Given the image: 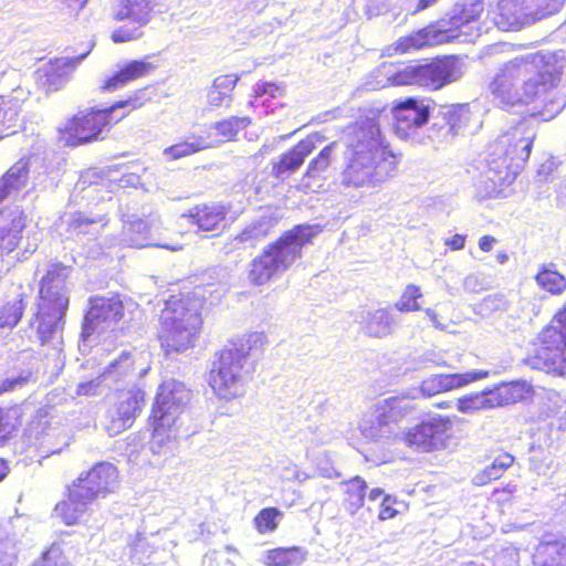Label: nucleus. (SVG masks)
<instances>
[{"mask_svg":"<svg viewBox=\"0 0 566 566\" xmlns=\"http://www.w3.org/2000/svg\"><path fill=\"white\" fill-rule=\"evenodd\" d=\"M396 153L378 125L361 127L347 146L342 184L352 188H374L392 177L399 165Z\"/></svg>","mask_w":566,"mask_h":566,"instance_id":"f257e3e1","label":"nucleus"},{"mask_svg":"<svg viewBox=\"0 0 566 566\" xmlns=\"http://www.w3.org/2000/svg\"><path fill=\"white\" fill-rule=\"evenodd\" d=\"M549 71H536L532 61L520 57L505 63L492 78L489 90L497 106L511 111L534 101L553 86Z\"/></svg>","mask_w":566,"mask_h":566,"instance_id":"f03ea898","label":"nucleus"},{"mask_svg":"<svg viewBox=\"0 0 566 566\" xmlns=\"http://www.w3.org/2000/svg\"><path fill=\"white\" fill-rule=\"evenodd\" d=\"M186 398L187 391L176 384L159 386L147 419L153 453L161 454L174 450L186 409Z\"/></svg>","mask_w":566,"mask_h":566,"instance_id":"7ed1b4c3","label":"nucleus"},{"mask_svg":"<svg viewBox=\"0 0 566 566\" xmlns=\"http://www.w3.org/2000/svg\"><path fill=\"white\" fill-rule=\"evenodd\" d=\"M126 106L137 109L140 103L137 98H127L117 101L105 108L91 107L76 112L56 128L57 143L66 148H75L102 140L104 134L126 116L123 114L114 118V112Z\"/></svg>","mask_w":566,"mask_h":566,"instance_id":"20e7f679","label":"nucleus"},{"mask_svg":"<svg viewBox=\"0 0 566 566\" xmlns=\"http://www.w3.org/2000/svg\"><path fill=\"white\" fill-rule=\"evenodd\" d=\"M159 340L167 354L181 353L195 346L202 318L189 298L171 295L160 312Z\"/></svg>","mask_w":566,"mask_h":566,"instance_id":"39448f33","label":"nucleus"},{"mask_svg":"<svg viewBox=\"0 0 566 566\" xmlns=\"http://www.w3.org/2000/svg\"><path fill=\"white\" fill-rule=\"evenodd\" d=\"M463 75L461 57L455 54L415 60L395 71L388 81L394 86H416L437 92L459 81Z\"/></svg>","mask_w":566,"mask_h":566,"instance_id":"423d86ee","label":"nucleus"},{"mask_svg":"<svg viewBox=\"0 0 566 566\" xmlns=\"http://www.w3.org/2000/svg\"><path fill=\"white\" fill-rule=\"evenodd\" d=\"M533 144L534 137L516 128L503 132L489 142L485 153L489 170L494 175L493 181L500 186L513 184L528 160Z\"/></svg>","mask_w":566,"mask_h":566,"instance_id":"0eeeda50","label":"nucleus"},{"mask_svg":"<svg viewBox=\"0 0 566 566\" xmlns=\"http://www.w3.org/2000/svg\"><path fill=\"white\" fill-rule=\"evenodd\" d=\"M251 349L250 339L238 337L216 353L208 382L219 398L229 400L238 396Z\"/></svg>","mask_w":566,"mask_h":566,"instance_id":"6e6552de","label":"nucleus"},{"mask_svg":"<svg viewBox=\"0 0 566 566\" xmlns=\"http://www.w3.org/2000/svg\"><path fill=\"white\" fill-rule=\"evenodd\" d=\"M317 226L296 224L282 232L264 250L271 255L282 272L289 270L303 255L304 245L312 242L317 233Z\"/></svg>","mask_w":566,"mask_h":566,"instance_id":"1a4fd4ad","label":"nucleus"},{"mask_svg":"<svg viewBox=\"0 0 566 566\" xmlns=\"http://www.w3.org/2000/svg\"><path fill=\"white\" fill-rule=\"evenodd\" d=\"M523 397V388L517 382H503L490 389L463 395L457 399V408L463 413L509 406Z\"/></svg>","mask_w":566,"mask_h":566,"instance_id":"9d476101","label":"nucleus"},{"mask_svg":"<svg viewBox=\"0 0 566 566\" xmlns=\"http://www.w3.org/2000/svg\"><path fill=\"white\" fill-rule=\"evenodd\" d=\"M452 420L448 416H436L410 428L403 434L407 447L420 452H431L446 447L450 438Z\"/></svg>","mask_w":566,"mask_h":566,"instance_id":"9b49d317","label":"nucleus"},{"mask_svg":"<svg viewBox=\"0 0 566 566\" xmlns=\"http://www.w3.org/2000/svg\"><path fill=\"white\" fill-rule=\"evenodd\" d=\"M392 127L402 139L413 137L417 132L428 124L431 108L417 96L397 99L391 105Z\"/></svg>","mask_w":566,"mask_h":566,"instance_id":"f8f14e48","label":"nucleus"},{"mask_svg":"<svg viewBox=\"0 0 566 566\" xmlns=\"http://www.w3.org/2000/svg\"><path fill=\"white\" fill-rule=\"evenodd\" d=\"M69 304L64 301L53 302L38 300L35 312L30 319V326L35 329L41 346L49 345L57 333H61Z\"/></svg>","mask_w":566,"mask_h":566,"instance_id":"ddd939ff","label":"nucleus"},{"mask_svg":"<svg viewBox=\"0 0 566 566\" xmlns=\"http://www.w3.org/2000/svg\"><path fill=\"white\" fill-rule=\"evenodd\" d=\"M324 140L325 137L319 132H313L300 139L272 163V176L277 180L290 178L303 166L305 159L317 148V145Z\"/></svg>","mask_w":566,"mask_h":566,"instance_id":"4468645a","label":"nucleus"},{"mask_svg":"<svg viewBox=\"0 0 566 566\" xmlns=\"http://www.w3.org/2000/svg\"><path fill=\"white\" fill-rule=\"evenodd\" d=\"M409 408L403 400L391 397L375 405L371 413L365 415L359 422V430L363 436L374 439L380 436L386 428L400 421Z\"/></svg>","mask_w":566,"mask_h":566,"instance_id":"2eb2a0df","label":"nucleus"},{"mask_svg":"<svg viewBox=\"0 0 566 566\" xmlns=\"http://www.w3.org/2000/svg\"><path fill=\"white\" fill-rule=\"evenodd\" d=\"M125 306L118 295L112 297L96 296L85 314L83 333L90 336L95 331H105L116 325L124 317Z\"/></svg>","mask_w":566,"mask_h":566,"instance_id":"dca6fc26","label":"nucleus"},{"mask_svg":"<svg viewBox=\"0 0 566 566\" xmlns=\"http://www.w3.org/2000/svg\"><path fill=\"white\" fill-rule=\"evenodd\" d=\"M118 481L117 467L107 461H99L82 472L73 482L78 483L83 492L95 501L99 496L113 493Z\"/></svg>","mask_w":566,"mask_h":566,"instance_id":"f3484780","label":"nucleus"},{"mask_svg":"<svg viewBox=\"0 0 566 566\" xmlns=\"http://www.w3.org/2000/svg\"><path fill=\"white\" fill-rule=\"evenodd\" d=\"M441 122L431 125V137L438 144H451L470 126L471 116L462 105H449L440 113Z\"/></svg>","mask_w":566,"mask_h":566,"instance_id":"a211bd4d","label":"nucleus"},{"mask_svg":"<svg viewBox=\"0 0 566 566\" xmlns=\"http://www.w3.org/2000/svg\"><path fill=\"white\" fill-rule=\"evenodd\" d=\"M228 216L224 205L218 202L197 203L184 214L188 223L198 231L218 234L223 231Z\"/></svg>","mask_w":566,"mask_h":566,"instance_id":"6ab92c4d","label":"nucleus"},{"mask_svg":"<svg viewBox=\"0 0 566 566\" xmlns=\"http://www.w3.org/2000/svg\"><path fill=\"white\" fill-rule=\"evenodd\" d=\"M28 216L20 208L0 210V256L12 253L21 243Z\"/></svg>","mask_w":566,"mask_h":566,"instance_id":"aec40b11","label":"nucleus"},{"mask_svg":"<svg viewBox=\"0 0 566 566\" xmlns=\"http://www.w3.org/2000/svg\"><path fill=\"white\" fill-rule=\"evenodd\" d=\"M93 502L94 500L83 492L78 483L72 481L63 499L56 503L54 513L65 525H74L80 522Z\"/></svg>","mask_w":566,"mask_h":566,"instance_id":"412c9836","label":"nucleus"},{"mask_svg":"<svg viewBox=\"0 0 566 566\" xmlns=\"http://www.w3.org/2000/svg\"><path fill=\"white\" fill-rule=\"evenodd\" d=\"M489 371L486 370H470L462 374H439L426 378L421 385L420 390L426 396L430 397L437 394L451 391L470 382L486 378Z\"/></svg>","mask_w":566,"mask_h":566,"instance_id":"4be33fe9","label":"nucleus"},{"mask_svg":"<svg viewBox=\"0 0 566 566\" xmlns=\"http://www.w3.org/2000/svg\"><path fill=\"white\" fill-rule=\"evenodd\" d=\"M70 266L56 262L51 264L39 283V298L53 302L63 301L69 304V297L63 292V285L69 276Z\"/></svg>","mask_w":566,"mask_h":566,"instance_id":"5701e85b","label":"nucleus"},{"mask_svg":"<svg viewBox=\"0 0 566 566\" xmlns=\"http://www.w3.org/2000/svg\"><path fill=\"white\" fill-rule=\"evenodd\" d=\"M532 566H566V537L549 536L535 546Z\"/></svg>","mask_w":566,"mask_h":566,"instance_id":"b1692460","label":"nucleus"},{"mask_svg":"<svg viewBox=\"0 0 566 566\" xmlns=\"http://www.w3.org/2000/svg\"><path fill=\"white\" fill-rule=\"evenodd\" d=\"M144 405V392L140 390L128 391L127 396L117 405L116 416L112 419L108 427L111 434H116L128 429L133 424L136 416L142 412Z\"/></svg>","mask_w":566,"mask_h":566,"instance_id":"393cba45","label":"nucleus"},{"mask_svg":"<svg viewBox=\"0 0 566 566\" xmlns=\"http://www.w3.org/2000/svg\"><path fill=\"white\" fill-rule=\"evenodd\" d=\"M135 361L130 353H123L116 360L112 361L104 370L98 375L96 379H90L80 382L76 387L77 396H95L102 384V381L111 376L114 371H117V376L128 375L135 373Z\"/></svg>","mask_w":566,"mask_h":566,"instance_id":"a878e982","label":"nucleus"},{"mask_svg":"<svg viewBox=\"0 0 566 566\" xmlns=\"http://www.w3.org/2000/svg\"><path fill=\"white\" fill-rule=\"evenodd\" d=\"M154 70V65L145 60H132L107 76L101 86L103 91H115L127 83L142 78Z\"/></svg>","mask_w":566,"mask_h":566,"instance_id":"bb28decb","label":"nucleus"},{"mask_svg":"<svg viewBox=\"0 0 566 566\" xmlns=\"http://www.w3.org/2000/svg\"><path fill=\"white\" fill-rule=\"evenodd\" d=\"M285 94L284 85L276 82L260 81L252 87L250 105L253 108H262L264 114L273 113L281 106V99Z\"/></svg>","mask_w":566,"mask_h":566,"instance_id":"cd10ccee","label":"nucleus"},{"mask_svg":"<svg viewBox=\"0 0 566 566\" xmlns=\"http://www.w3.org/2000/svg\"><path fill=\"white\" fill-rule=\"evenodd\" d=\"M252 124L249 116H230L213 125H203L205 134L210 136L212 147L219 143L234 140L238 134Z\"/></svg>","mask_w":566,"mask_h":566,"instance_id":"c85d7f7f","label":"nucleus"},{"mask_svg":"<svg viewBox=\"0 0 566 566\" xmlns=\"http://www.w3.org/2000/svg\"><path fill=\"white\" fill-rule=\"evenodd\" d=\"M337 148V143L332 142L323 147L319 153L313 157L304 171L297 188L304 192L312 190V184L322 180L321 174L326 171L333 163L334 153Z\"/></svg>","mask_w":566,"mask_h":566,"instance_id":"c756f323","label":"nucleus"},{"mask_svg":"<svg viewBox=\"0 0 566 566\" xmlns=\"http://www.w3.org/2000/svg\"><path fill=\"white\" fill-rule=\"evenodd\" d=\"M28 306V295L23 292L7 294L0 301V329L12 331L22 321Z\"/></svg>","mask_w":566,"mask_h":566,"instance_id":"7c9ffc66","label":"nucleus"},{"mask_svg":"<svg viewBox=\"0 0 566 566\" xmlns=\"http://www.w3.org/2000/svg\"><path fill=\"white\" fill-rule=\"evenodd\" d=\"M211 147L212 140L210 139V136L205 134L202 127H200L197 133H192L187 138L166 147L164 149V155L168 160L172 161Z\"/></svg>","mask_w":566,"mask_h":566,"instance_id":"2f4dec72","label":"nucleus"},{"mask_svg":"<svg viewBox=\"0 0 566 566\" xmlns=\"http://www.w3.org/2000/svg\"><path fill=\"white\" fill-rule=\"evenodd\" d=\"M156 0H120L112 14L115 22L130 20L144 24L153 11Z\"/></svg>","mask_w":566,"mask_h":566,"instance_id":"473e14b6","label":"nucleus"},{"mask_svg":"<svg viewBox=\"0 0 566 566\" xmlns=\"http://www.w3.org/2000/svg\"><path fill=\"white\" fill-rule=\"evenodd\" d=\"M513 454L501 451L493 461L473 476V484L484 486L493 481L501 479L505 472L514 464Z\"/></svg>","mask_w":566,"mask_h":566,"instance_id":"72a5a7b5","label":"nucleus"},{"mask_svg":"<svg viewBox=\"0 0 566 566\" xmlns=\"http://www.w3.org/2000/svg\"><path fill=\"white\" fill-rule=\"evenodd\" d=\"M279 273L283 272L274 263L271 255L263 249L262 252L251 261L248 279L253 285H264Z\"/></svg>","mask_w":566,"mask_h":566,"instance_id":"f704fd0d","label":"nucleus"},{"mask_svg":"<svg viewBox=\"0 0 566 566\" xmlns=\"http://www.w3.org/2000/svg\"><path fill=\"white\" fill-rule=\"evenodd\" d=\"M420 31L426 48L451 42L460 35L451 19H442L420 29Z\"/></svg>","mask_w":566,"mask_h":566,"instance_id":"c9c22d12","label":"nucleus"},{"mask_svg":"<svg viewBox=\"0 0 566 566\" xmlns=\"http://www.w3.org/2000/svg\"><path fill=\"white\" fill-rule=\"evenodd\" d=\"M239 80L240 75L237 73L217 76L207 93L208 104L217 107L221 106L226 101H230Z\"/></svg>","mask_w":566,"mask_h":566,"instance_id":"e433bc0d","label":"nucleus"},{"mask_svg":"<svg viewBox=\"0 0 566 566\" xmlns=\"http://www.w3.org/2000/svg\"><path fill=\"white\" fill-rule=\"evenodd\" d=\"M305 559V552L298 546L275 547L264 553L265 566H296Z\"/></svg>","mask_w":566,"mask_h":566,"instance_id":"4c0bfd02","label":"nucleus"},{"mask_svg":"<svg viewBox=\"0 0 566 566\" xmlns=\"http://www.w3.org/2000/svg\"><path fill=\"white\" fill-rule=\"evenodd\" d=\"M535 281L542 290L553 295H560L566 291V277L553 263L543 265L536 273Z\"/></svg>","mask_w":566,"mask_h":566,"instance_id":"58836bf2","label":"nucleus"},{"mask_svg":"<svg viewBox=\"0 0 566 566\" xmlns=\"http://www.w3.org/2000/svg\"><path fill=\"white\" fill-rule=\"evenodd\" d=\"M29 177V166L27 163H14L0 177V191L8 198L12 191L19 190L25 186Z\"/></svg>","mask_w":566,"mask_h":566,"instance_id":"ea45409f","label":"nucleus"},{"mask_svg":"<svg viewBox=\"0 0 566 566\" xmlns=\"http://www.w3.org/2000/svg\"><path fill=\"white\" fill-rule=\"evenodd\" d=\"M345 505L356 512L364 505L367 491V483L361 476H354L342 483Z\"/></svg>","mask_w":566,"mask_h":566,"instance_id":"a19ab883","label":"nucleus"},{"mask_svg":"<svg viewBox=\"0 0 566 566\" xmlns=\"http://www.w3.org/2000/svg\"><path fill=\"white\" fill-rule=\"evenodd\" d=\"M368 496L370 500H376L381 496L378 511V518L380 521L395 518L407 510V505L403 502L399 501L395 495L386 494L380 488L373 489Z\"/></svg>","mask_w":566,"mask_h":566,"instance_id":"79ce46f5","label":"nucleus"},{"mask_svg":"<svg viewBox=\"0 0 566 566\" xmlns=\"http://www.w3.org/2000/svg\"><path fill=\"white\" fill-rule=\"evenodd\" d=\"M426 48L420 29L400 36L385 49L387 56L403 55Z\"/></svg>","mask_w":566,"mask_h":566,"instance_id":"37998d69","label":"nucleus"},{"mask_svg":"<svg viewBox=\"0 0 566 566\" xmlns=\"http://www.w3.org/2000/svg\"><path fill=\"white\" fill-rule=\"evenodd\" d=\"M283 513L275 506L261 509L253 517V526L259 534H269L277 530Z\"/></svg>","mask_w":566,"mask_h":566,"instance_id":"c03bdc74","label":"nucleus"},{"mask_svg":"<svg viewBox=\"0 0 566 566\" xmlns=\"http://www.w3.org/2000/svg\"><path fill=\"white\" fill-rule=\"evenodd\" d=\"M483 12V4L481 2H472L464 4L461 10L453 14L450 19L452 24L457 28L459 33L465 27L480 20Z\"/></svg>","mask_w":566,"mask_h":566,"instance_id":"a18cd8bd","label":"nucleus"},{"mask_svg":"<svg viewBox=\"0 0 566 566\" xmlns=\"http://www.w3.org/2000/svg\"><path fill=\"white\" fill-rule=\"evenodd\" d=\"M421 297L420 287L416 284H408L395 306L401 313L416 312L420 310L419 300Z\"/></svg>","mask_w":566,"mask_h":566,"instance_id":"49530a36","label":"nucleus"},{"mask_svg":"<svg viewBox=\"0 0 566 566\" xmlns=\"http://www.w3.org/2000/svg\"><path fill=\"white\" fill-rule=\"evenodd\" d=\"M517 488L514 484H504L491 493V502L502 511L516 500Z\"/></svg>","mask_w":566,"mask_h":566,"instance_id":"de8ad7c7","label":"nucleus"},{"mask_svg":"<svg viewBox=\"0 0 566 566\" xmlns=\"http://www.w3.org/2000/svg\"><path fill=\"white\" fill-rule=\"evenodd\" d=\"M126 231L132 241H138L140 239H148L150 227L147 222L139 219L128 222Z\"/></svg>","mask_w":566,"mask_h":566,"instance_id":"09e8293b","label":"nucleus"},{"mask_svg":"<svg viewBox=\"0 0 566 566\" xmlns=\"http://www.w3.org/2000/svg\"><path fill=\"white\" fill-rule=\"evenodd\" d=\"M95 218L85 217L82 212H75L67 222V231L83 233L88 226L96 223Z\"/></svg>","mask_w":566,"mask_h":566,"instance_id":"8fccbe9b","label":"nucleus"},{"mask_svg":"<svg viewBox=\"0 0 566 566\" xmlns=\"http://www.w3.org/2000/svg\"><path fill=\"white\" fill-rule=\"evenodd\" d=\"M138 25L134 29H126V28H118L112 32V40L115 43H123V42H129L133 40H136L139 38L140 32L139 28L142 24L137 23Z\"/></svg>","mask_w":566,"mask_h":566,"instance_id":"3c124183","label":"nucleus"},{"mask_svg":"<svg viewBox=\"0 0 566 566\" xmlns=\"http://www.w3.org/2000/svg\"><path fill=\"white\" fill-rule=\"evenodd\" d=\"M13 429L14 424L10 421L8 410L0 408V443L9 438Z\"/></svg>","mask_w":566,"mask_h":566,"instance_id":"603ef678","label":"nucleus"},{"mask_svg":"<svg viewBox=\"0 0 566 566\" xmlns=\"http://www.w3.org/2000/svg\"><path fill=\"white\" fill-rule=\"evenodd\" d=\"M446 245L451 250H462L465 245V237L463 234H454L446 240Z\"/></svg>","mask_w":566,"mask_h":566,"instance_id":"864d4df0","label":"nucleus"},{"mask_svg":"<svg viewBox=\"0 0 566 566\" xmlns=\"http://www.w3.org/2000/svg\"><path fill=\"white\" fill-rule=\"evenodd\" d=\"M496 242V239L491 235H483L479 240V248L483 252H490L493 249L494 243Z\"/></svg>","mask_w":566,"mask_h":566,"instance_id":"5fc2aeb1","label":"nucleus"},{"mask_svg":"<svg viewBox=\"0 0 566 566\" xmlns=\"http://www.w3.org/2000/svg\"><path fill=\"white\" fill-rule=\"evenodd\" d=\"M62 555V551L59 546L52 545L46 552L43 553V559L49 562L51 556L60 557Z\"/></svg>","mask_w":566,"mask_h":566,"instance_id":"6e6d98bb","label":"nucleus"},{"mask_svg":"<svg viewBox=\"0 0 566 566\" xmlns=\"http://www.w3.org/2000/svg\"><path fill=\"white\" fill-rule=\"evenodd\" d=\"M437 1L438 0H418L415 12L422 11L432 6L433 3H436Z\"/></svg>","mask_w":566,"mask_h":566,"instance_id":"4d7b16f0","label":"nucleus"},{"mask_svg":"<svg viewBox=\"0 0 566 566\" xmlns=\"http://www.w3.org/2000/svg\"><path fill=\"white\" fill-rule=\"evenodd\" d=\"M67 7L74 9H81L85 6L87 0H62Z\"/></svg>","mask_w":566,"mask_h":566,"instance_id":"13d9d810","label":"nucleus"},{"mask_svg":"<svg viewBox=\"0 0 566 566\" xmlns=\"http://www.w3.org/2000/svg\"><path fill=\"white\" fill-rule=\"evenodd\" d=\"M9 468L7 462L0 459V481L8 474Z\"/></svg>","mask_w":566,"mask_h":566,"instance_id":"bf43d9fd","label":"nucleus"},{"mask_svg":"<svg viewBox=\"0 0 566 566\" xmlns=\"http://www.w3.org/2000/svg\"><path fill=\"white\" fill-rule=\"evenodd\" d=\"M427 315L430 317L432 322L437 321V313L430 308L426 310Z\"/></svg>","mask_w":566,"mask_h":566,"instance_id":"052dcab7","label":"nucleus"},{"mask_svg":"<svg viewBox=\"0 0 566 566\" xmlns=\"http://www.w3.org/2000/svg\"><path fill=\"white\" fill-rule=\"evenodd\" d=\"M437 408H440V409H447L450 407V402L449 401H441V402H438L436 405Z\"/></svg>","mask_w":566,"mask_h":566,"instance_id":"680f3d73","label":"nucleus"},{"mask_svg":"<svg viewBox=\"0 0 566 566\" xmlns=\"http://www.w3.org/2000/svg\"><path fill=\"white\" fill-rule=\"evenodd\" d=\"M4 98L0 95V113L3 111Z\"/></svg>","mask_w":566,"mask_h":566,"instance_id":"e2e57ef3","label":"nucleus"},{"mask_svg":"<svg viewBox=\"0 0 566 566\" xmlns=\"http://www.w3.org/2000/svg\"><path fill=\"white\" fill-rule=\"evenodd\" d=\"M4 199H7V197H6V196L0 191V203H1Z\"/></svg>","mask_w":566,"mask_h":566,"instance_id":"0e129e2a","label":"nucleus"}]
</instances>
